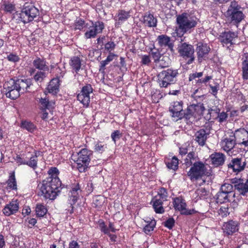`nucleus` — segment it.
I'll list each match as a JSON object with an SVG mask.
<instances>
[{
	"label": "nucleus",
	"mask_w": 248,
	"mask_h": 248,
	"mask_svg": "<svg viewBox=\"0 0 248 248\" xmlns=\"http://www.w3.org/2000/svg\"><path fill=\"white\" fill-rule=\"evenodd\" d=\"M48 176L43 180L40 187L41 196L44 199L54 200L64 187L59 175L60 171L55 167H50L47 172Z\"/></svg>",
	"instance_id": "obj_1"
},
{
	"label": "nucleus",
	"mask_w": 248,
	"mask_h": 248,
	"mask_svg": "<svg viewBox=\"0 0 248 248\" xmlns=\"http://www.w3.org/2000/svg\"><path fill=\"white\" fill-rule=\"evenodd\" d=\"M176 26L172 37L181 38L186 33H190L197 26L198 19L186 12L176 16Z\"/></svg>",
	"instance_id": "obj_2"
},
{
	"label": "nucleus",
	"mask_w": 248,
	"mask_h": 248,
	"mask_svg": "<svg viewBox=\"0 0 248 248\" xmlns=\"http://www.w3.org/2000/svg\"><path fill=\"white\" fill-rule=\"evenodd\" d=\"M244 8L235 0L231 1L226 11L228 20L234 25H238L244 19Z\"/></svg>",
	"instance_id": "obj_3"
},
{
	"label": "nucleus",
	"mask_w": 248,
	"mask_h": 248,
	"mask_svg": "<svg viewBox=\"0 0 248 248\" xmlns=\"http://www.w3.org/2000/svg\"><path fill=\"white\" fill-rule=\"evenodd\" d=\"M92 155L93 151L87 148L82 149L76 155H72V159L80 172H84L87 170Z\"/></svg>",
	"instance_id": "obj_4"
},
{
	"label": "nucleus",
	"mask_w": 248,
	"mask_h": 248,
	"mask_svg": "<svg viewBox=\"0 0 248 248\" xmlns=\"http://www.w3.org/2000/svg\"><path fill=\"white\" fill-rule=\"evenodd\" d=\"M205 110L204 104L201 102L188 105L186 109L185 122L190 125L197 122Z\"/></svg>",
	"instance_id": "obj_5"
},
{
	"label": "nucleus",
	"mask_w": 248,
	"mask_h": 248,
	"mask_svg": "<svg viewBox=\"0 0 248 248\" xmlns=\"http://www.w3.org/2000/svg\"><path fill=\"white\" fill-rule=\"evenodd\" d=\"M207 164L202 161L193 164L187 172L190 180L193 182L202 179L205 176H209L210 173L207 168Z\"/></svg>",
	"instance_id": "obj_6"
},
{
	"label": "nucleus",
	"mask_w": 248,
	"mask_h": 248,
	"mask_svg": "<svg viewBox=\"0 0 248 248\" xmlns=\"http://www.w3.org/2000/svg\"><path fill=\"white\" fill-rule=\"evenodd\" d=\"M178 74L177 69L170 68L164 70L158 74V83L161 87L167 88L176 82Z\"/></svg>",
	"instance_id": "obj_7"
},
{
	"label": "nucleus",
	"mask_w": 248,
	"mask_h": 248,
	"mask_svg": "<svg viewBox=\"0 0 248 248\" xmlns=\"http://www.w3.org/2000/svg\"><path fill=\"white\" fill-rule=\"evenodd\" d=\"M39 15V11L32 3L26 2L19 14V20L24 24L33 21Z\"/></svg>",
	"instance_id": "obj_8"
},
{
	"label": "nucleus",
	"mask_w": 248,
	"mask_h": 248,
	"mask_svg": "<svg viewBox=\"0 0 248 248\" xmlns=\"http://www.w3.org/2000/svg\"><path fill=\"white\" fill-rule=\"evenodd\" d=\"M235 137L231 133L229 135H225L220 141L221 149L226 152L229 155H235L240 153L238 146L236 145Z\"/></svg>",
	"instance_id": "obj_9"
},
{
	"label": "nucleus",
	"mask_w": 248,
	"mask_h": 248,
	"mask_svg": "<svg viewBox=\"0 0 248 248\" xmlns=\"http://www.w3.org/2000/svg\"><path fill=\"white\" fill-rule=\"evenodd\" d=\"M168 193L167 189L163 187L158 189L157 194L154 196L151 202L155 211L157 214H162L165 212L163 207L164 202L167 201Z\"/></svg>",
	"instance_id": "obj_10"
},
{
	"label": "nucleus",
	"mask_w": 248,
	"mask_h": 248,
	"mask_svg": "<svg viewBox=\"0 0 248 248\" xmlns=\"http://www.w3.org/2000/svg\"><path fill=\"white\" fill-rule=\"evenodd\" d=\"M34 155H32L30 158L25 156L24 154L22 155H16L14 157L15 161L18 165H26L28 166L33 170H36L38 168V159L37 157L42 153L40 151L34 150Z\"/></svg>",
	"instance_id": "obj_11"
},
{
	"label": "nucleus",
	"mask_w": 248,
	"mask_h": 248,
	"mask_svg": "<svg viewBox=\"0 0 248 248\" xmlns=\"http://www.w3.org/2000/svg\"><path fill=\"white\" fill-rule=\"evenodd\" d=\"M239 221L232 219L224 222L221 227L222 235L224 237L231 238L232 236L236 235L240 230Z\"/></svg>",
	"instance_id": "obj_12"
},
{
	"label": "nucleus",
	"mask_w": 248,
	"mask_h": 248,
	"mask_svg": "<svg viewBox=\"0 0 248 248\" xmlns=\"http://www.w3.org/2000/svg\"><path fill=\"white\" fill-rule=\"evenodd\" d=\"M238 38V33L232 31H224L220 33L218 37L219 41L224 47L231 50L232 47L236 44L235 41Z\"/></svg>",
	"instance_id": "obj_13"
},
{
	"label": "nucleus",
	"mask_w": 248,
	"mask_h": 248,
	"mask_svg": "<svg viewBox=\"0 0 248 248\" xmlns=\"http://www.w3.org/2000/svg\"><path fill=\"white\" fill-rule=\"evenodd\" d=\"M178 52L184 59L186 61V64H190L195 60L194 49L192 45L186 42L178 45Z\"/></svg>",
	"instance_id": "obj_14"
},
{
	"label": "nucleus",
	"mask_w": 248,
	"mask_h": 248,
	"mask_svg": "<svg viewBox=\"0 0 248 248\" xmlns=\"http://www.w3.org/2000/svg\"><path fill=\"white\" fill-rule=\"evenodd\" d=\"M235 137L236 145L238 146L240 152L248 150V131L244 128H239L232 133Z\"/></svg>",
	"instance_id": "obj_15"
},
{
	"label": "nucleus",
	"mask_w": 248,
	"mask_h": 248,
	"mask_svg": "<svg viewBox=\"0 0 248 248\" xmlns=\"http://www.w3.org/2000/svg\"><path fill=\"white\" fill-rule=\"evenodd\" d=\"M93 88L91 84H86L81 88L77 94V100L83 105V107L87 108L90 103V94L93 93Z\"/></svg>",
	"instance_id": "obj_16"
},
{
	"label": "nucleus",
	"mask_w": 248,
	"mask_h": 248,
	"mask_svg": "<svg viewBox=\"0 0 248 248\" xmlns=\"http://www.w3.org/2000/svg\"><path fill=\"white\" fill-rule=\"evenodd\" d=\"M81 192L80 186L78 183L73 185L71 190L68 193V203L70 205V208L66 209L67 213L72 214L74 212V205L77 202Z\"/></svg>",
	"instance_id": "obj_17"
},
{
	"label": "nucleus",
	"mask_w": 248,
	"mask_h": 248,
	"mask_svg": "<svg viewBox=\"0 0 248 248\" xmlns=\"http://www.w3.org/2000/svg\"><path fill=\"white\" fill-rule=\"evenodd\" d=\"M92 26L89 28V30L84 33V38L86 39L94 38L97 34L101 33L105 29V24L101 21L93 22L91 21Z\"/></svg>",
	"instance_id": "obj_18"
},
{
	"label": "nucleus",
	"mask_w": 248,
	"mask_h": 248,
	"mask_svg": "<svg viewBox=\"0 0 248 248\" xmlns=\"http://www.w3.org/2000/svg\"><path fill=\"white\" fill-rule=\"evenodd\" d=\"M211 51L210 46L205 43L199 42L196 45V52L199 63L208 59V55Z\"/></svg>",
	"instance_id": "obj_19"
},
{
	"label": "nucleus",
	"mask_w": 248,
	"mask_h": 248,
	"mask_svg": "<svg viewBox=\"0 0 248 248\" xmlns=\"http://www.w3.org/2000/svg\"><path fill=\"white\" fill-rule=\"evenodd\" d=\"M4 90H5L6 97L13 100L17 99L21 93L20 91L15 84V80L13 79H10L5 83Z\"/></svg>",
	"instance_id": "obj_20"
},
{
	"label": "nucleus",
	"mask_w": 248,
	"mask_h": 248,
	"mask_svg": "<svg viewBox=\"0 0 248 248\" xmlns=\"http://www.w3.org/2000/svg\"><path fill=\"white\" fill-rule=\"evenodd\" d=\"M183 106L182 101H175L169 108L172 117L176 118V121L184 119L185 122L186 109L183 110Z\"/></svg>",
	"instance_id": "obj_21"
},
{
	"label": "nucleus",
	"mask_w": 248,
	"mask_h": 248,
	"mask_svg": "<svg viewBox=\"0 0 248 248\" xmlns=\"http://www.w3.org/2000/svg\"><path fill=\"white\" fill-rule=\"evenodd\" d=\"M32 65L34 67L30 68L28 70L30 76L33 75L35 73L36 69L39 71H48L49 69L47 62L44 58L36 57L32 62Z\"/></svg>",
	"instance_id": "obj_22"
},
{
	"label": "nucleus",
	"mask_w": 248,
	"mask_h": 248,
	"mask_svg": "<svg viewBox=\"0 0 248 248\" xmlns=\"http://www.w3.org/2000/svg\"><path fill=\"white\" fill-rule=\"evenodd\" d=\"M231 183L234 185L235 190H236L240 195L245 196L248 192V179H238L234 178L231 179Z\"/></svg>",
	"instance_id": "obj_23"
},
{
	"label": "nucleus",
	"mask_w": 248,
	"mask_h": 248,
	"mask_svg": "<svg viewBox=\"0 0 248 248\" xmlns=\"http://www.w3.org/2000/svg\"><path fill=\"white\" fill-rule=\"evenodd\" d=\"M246 165V162L242 161V157H232L228 162L227 166L229 169L238 173L244 170Z\"/></svg>",
	"instance_id": "obj_24"
},
{
	"label": "nucleus",
	"mask_w": 248,
	"mask_h": 248,
	"mask_svg": "<svg viewBox=\"0 0 248 248\" xmlns=\"http://www.w3.org/2000/svg\"><path fill=\"white\" fill-rule=\"evenodd\" d=\"M156 41L160 47L166 48L167 50H170L171 52L174 51V41L172 40L170 37L166 34L158 35Z\"/></svg>",
	"instance_id": "obj_25"
},
{
	"label": "nucleus",
	"mask_w": 248,
	"mask_h": 248,
	"mask_svg": "<svg viewBox=\"0 0 248 248\" xmlns=\"http://www.w3.org/2000/svg\"><path fill=\"white\" fill-rule=\"evenodd\" d=\"M142 18L140 21L145 27L152 28L157 26V19L150 12L145 13Z\"/></svg>",
	"instance_id": "obj_26"
},
{
	"label": "nucleus",
	"mask_w": 248,
	"mask_h": 248,
	"mask_svg": "<svg viewBox=\"0 0 248 248\" xmlns=\"http://www.w3.org/2000/svg\"><path fill=\"white\" fill-rule=\"evenodd\" d=\"M226 156L220 152H214L209 156L211 164L216 167L222 166L225 162Z\"/></svg>",
	"instance_id": "obj_27"
},
{
	"label": "nucleus",
	"mask_w": 248,
	"mask_h": 248,
	"mask_svg": "<svg viewBox=\"0 0 248 248\" xmlns=\"http://www.w3.org/2000/svg\"><path fill=\"white\" fill-rule=\"evenodd\" d=\"M15 84L16 85L18 90L21 93L26 92H29L28 89L32 85V79L31 78L17 79L15 80Z\"/></svg>",
	"instance_id": "obj_28"
},
{
	"label": "nucleus",
	"mask_w": 248,
	"mask_h": 248,
	"mask_svg": "<svg viewBox=\"0 0 248 248\" xmlns=\"http://www.w3.org/2000/svg\"><path fill=\"white\" fill-rule=\"evenodd\" d=\"M18 209L19 202L17 201H12L4 206L2 209V212L5 216L8 217L16 214Z\"/></svg>",
	"instance_id": "obj_29"
},
{
	"label": "nucleus",
	"mask_w": 248,
	"mask_h": 248,
	"mask_svg": "<svg viewBox=\"0 0 248 248\" xmlns=\"http://www.w3.org/2000/svg\"><path fill=\"white\" fill-rule=\"evenodd\" d=\"M172 203L174 209L180 211L182 215L187 206L185 200L182 196L177 197L173 199Z\"/></svg>",
	"instance_id": "obj_30"
},
{
	"label": "nucleus",
	"mask_w": 248,
	"mask_h": 248,
	"mask_svg": "<svg viewBox=\"0 0 248 248\" xmlns=\"http://www.w3.org/2000/svg\"><path fill=\"white\" fill-rule=\"evenodd\" d=\"M38 103L39 109H47L49 112L53 111L55 104V102L49 101L46 96L40 98Z\"/></svg>",
	"instance_id": "obj_31"
},
{
	"label": "nucleus",
	"mask_w": 248,
	"mask_h": 248,
	"mask_svg": "<svg viewBox=\"0 0 248 248\" xmlns=\"http://www.w3.org/2000/svg\"><path fill=\"white\" fill-rule=\"evenodd\" d=\"M201 161L197 153L193 151H190L184 159V164L187 167H191L195 163Z\"/></svg>",
	"instance_id": "obj_32"
},
{
	"label": "nucleus",
	"mask_w": 248,
	"mask_h": 248,
	"mask_svg": "<svg viewBox=\"0 0 248 248\" xmlns=\"http://www.w3.org/2000/svg\"><path fill=\"white\" fill-rule=\"evenodd\" d=\"M60 85V78L58 77L53 78L50 81L47 87L48 92L53 94H56L59 92Z\"/></svg>",
	"instance_id": "obj_33"
},
{
	"label": "nucleus",
	"mask_w": 248,
	"mask_h": 248,
	"mask_svg": "<svg viewBox=\"0 0 248 248\" xmlns=\"http://www.w3.org/2000/svg\"><path fill=\"white\" fill-rule=\"evenodd\" d=\"M81 60L78 56H73L71 58L69 64L73 72L78 74L81 67Z\"/></svg>",
	"instance_id": "obj_34"
},
{
	"label": "nucleus",
	"mask_w": 248,
	"mask_h": 248,
	"mask_svg": "<svg viewBox=\"0 0 248 248\" xmlns=\"http://www.w3.org/2000/svg\"><path fill=\"white\" fill-rule=\"evenodd\" d=\"M221 109L217 106H213L208 109V113L205 115L204 118L206 120H210L212 122H214L217 116L218 113L220 111Z\"/></svg>",
	"instance_id": "obj_35"
},
{
	"label": "nucleus",
	"mask_w": 248,
	"mask_h": 248,
	"mask_svg": "<svg viewBox=\"0 0 248 248\" xmlns=\"http://www.w3.org/2000/svg\"><path fill=\"white\" fill-rule=\"evenodd\" d=\"M130 17V11L124 10H119L114 18L115 20L119 24H121L126 21Z\"/></svg>",
	"instance_id": "obj_36"
},
{
	"label": "nucleus",
	"mask_w": 248,
	"mask_h": 248,
	"mask_svg": "<svg viewBox=\"0 0 248 248\" xmlns=\"http://www.w3.org/2000/svg\"><path fill=\"white\" fill-rule=\"evenodd\" d=\"M233 199V198L222 191L221 190L216 195V202L217 203L222 204L227 202H230Z\"/></svg>",
	"instance_id": "obj_37"
},
{
	"label": "nucleus",
	"mask_w": 248,
	"mask_h": 248,
	"mask_svg": "<svg viewBox=\"0 0 248 248\" xmlns=\"http://www.w3.org/2000/svg\"><path fill=\"white\" fill-rule=\"evenodd\" d=\"M208 136L203 131L199 130L195 134V140L200 146H203L206 143Z\"/></svg>",
	"instance_id": "obj_38"
},
{
	"label": "nucleus",
	"mask_w": 248,
	"mask_h": 248,
	"mask_svg": "<svg viewBox=\"0 0 248 248\" xmlns=\"http://www.w3.org/2000/svg\"><path fill=\"white\" fill-rule=\"evenodd\" d=\"M242 76L244 80L248 79V53H245L242 58Z\"/></svg>",
	"instance_id": "obj_39"
},
{
	"label": "nucleus",
	"mask_w": 248,
	"mask_h": 248,
	"mask_svg": "<svg viewBox=\"0 0 248 248\" xmlns=\"http://www.w3.org/2000/svg\"><path fill=\"white\" fill-rule=\"evenodd\" d=\"M167 167L173 171H176L178 169L179 159L176 156H173L171 159H168L165 161Z\"/></svg>",
	"instance_id": "obj_40"
},
{
	"label": "nucleus",
	"mask_w": 248,
	"mask_h": 248,
	"mask_svg": "<svg viewBox=\"0 0 248 248\" xmlns=\"http://www.w3.org/2000/svg\"><path fill=\"white\" fill-rule=\"evenodd\" d=\"M48 210L46 205L43 203H37L35 207V213L38 217H43L46 215Z\"/></svg>",
	"instance_id": "obj_41"
},
{
	"label": "nucleus",
	"mask_w": 248,
	"mask_h": 248,
	"mask_svg": "<svg viewBox=\"0 0 248 248\" xmlns=\"http://www.w3.org/2000/svg\"><path fill=\"white\" fill-rule=\"evenodd\" d=\"M145 222L147 223V224L143 228V231L146 234L151 235L156 226V220L155 219H153L151 220H146Z\"/></svg>",
	"instance_id": "obj_42"
},
{
	"label": "nucleus",
	"mask_w": 248,
	"mask_h": 248,
	"mask_svg": "<svg viewBox=\"0 0 248 248\" xmlns=\"http://www.w3.org/2000/svg\"><path fill=\"white\" fill-rule=\"evenodd\" d=\"M149 55L151 56L154 59V62L157 64L159 59L161 57V54L158 48L155 47V46L153 45V47H150L149 49Z\"/></svg>",
	"instance_id": "obj_43"
},
{
	"label": "nucleus",
	"mask_w": 248,
	"mask_h": 248,
	"mask_svg": "<svg viewBox=\"0 0 248 248\" xmlns=\"http://www.w3.org/2000/svg\"><path fill=\"white\" fill-rule=\"evenodd\" d=\"M8 187L12 190H16L17 183L16 179L15 173L14 171L10 173L8 179L6 181Z\"/></svg>",
	"instance_id": "obj_44"
},
{
	"label": "nucleus",
	"mask_w": 248,
	"mask_h": 248,
	"mask_svg": "<svg viewBox=\"0 0 248 248\" xmlns=\"http://www.w3.org/2000/svg\"><path fill=\"white\" fill-rule=\"evenodd\" d=\"M233 187L234 185L225 183L221 186L220 190L233 198L234 197V193L232 191Z\"/></svg>",
	"instance_id": "obj_45"
},
{
	"label": "nucleus",
	"mask_w": 248,
	"mask_h": 248,
	"mask_svg": "<svg viewBox=\"0 0 248 248\" xmlns=\"http://www.w3.org/2000/svg\"><path fill=\"white\" fill-rule=\"evenodd\" d=\"M161 59H159L156 65L160 68H166L169 66L171 63V61L167 56H162Z\"/></svg>",
	"instance_id": "obj_46"
},
{
	"label": "nucleus",
	"mask_w": 248,
	"mask_h": 248,
	"mask_svg": "<svg viewBox=\"0 0 248 248\" xmlns=\"http://www.w3.org/2000/svg\"><path fill=\"white\" fill-rule=\"evenodd\" d=\"M195 194L196 195L195 199L197 201L204 200L207 198L208 191L204 188L201 187L196 190Z\"/></svg>",
	"instance_id": "obj_47"
},
{
	"label": "nucleus",
	"mask_w": 248,
	"mask_h": 248,
	"mask_svg": "<svg viewBox=\"0 0 248 248\" xmlns=\"http://www.w3.org/2000/svg\"><path fill=\"white\" fill-rule=\"evenodd\" d=\"M94 144L93 150L95 152L102 154L107 148V144H104L102 141L100 140L95 142Z\"/></svg>",
	"instance_id": "obj_48"
},
{
	"label": "nucleus",
	"mask_w": 248,
	"mask_h": 248,
	"mask_svg": "<svg viewBox=\"0 0 248 248\" xmlns=\"http://www.w3.org/2000/svg\"><path fill=\"white\" fill-rule=\"evenodd\" d=\"M21 126L30 132H33L36 129V126L32 122L27 121H22Z\"/></svg>",
	"instance_id": "obj_49"
},
{
	"label": "nucleus",
	"mask_w": 248,
	"mask_h": 248,
	"mask_svg": "<svg viewBox=\"0 0 248 248\" xmlns=\"http://www.w3.org/2000/svg\"><path fill=\"white\" fill-rule=\"evenodd\" d=\"M1 8L6 13H12L16 10L15 5L9 2L4 1Z\"/></svg>",
	"instance_id": "obj_50"
},
{
	"label": "nucleus",
	"mask_w": 248,
	"mask_h": 248,
	"mask_svg": "<svg viewBox=\"0 0 248 248\" xmlns=\"http://www.w3.org/2000/svg\"><path fill=\"white\" fill-rule=\"evenodd\" d=\"M87 23L86 24L85 21L82 19L79 18L76 19L74 23V30L81 31L84 28L87 26Z\"/></svg>",
	"instance_id": "obj_51"
},
{
	"label": "nucleus",
	"mask_w": 248,
	"mask_h": 248,
	"mask_svg": "<svg viewBox=\"0 0 248 248\" xmlns=\"http://www.w3.org/2000/svg\"><path fill=\"white\" fill-rule=\"evenodd\" d=\"M46 71H38L34 73L33 78L36 82H41L46 77Z\"/></svg>",
	"instance_id": "obj_52"
},
{
	"label": "nucleus",
	"mask_w": 248,
	"mask_h": 248,
	"mask_svg": "<svg viewBox=\"0 0 248 248\" xmlns=\"http://www.w3.org/2000/svg\"><path fill=\"white\" fill-rule=\"evenodd\" d=\"M217 118L215 121L219 123L220 124H222L227 122L228 118V114L224 111L218 113Z\"/></svg>",
	"instance_id": "obj_53"
},
{
	"label": "nucleus",
	"mask_w": 248,
	"mask_h": 248,
	"mask_svg": "<svg viewBox=\"0 0 248 248\" xmlns=\"http://www.w3.org/2000/svg\"><path fill=\"white\" fill-rule=\"evenodd\" d=\"M104 202L103 199L100 196H97L95 197L93 203V206L98 210H100L102 208Z\"/></svg>",
	"instance_id": "obj_54"
},
{
	"label": "nucleus",
	"mask_w": 248,
	"mask_h": 248,
	"mask_svg": "<svg viewBox=\"0 0 248 248\" xmlns=\"http://www.w3.org/2000/svg\"><path fill=\"white\" fill-rule=\"evenodd\" d=\"M212 78L213 77L211 76H206L204 78H199L196 81V85L199 88H202V84L207 86V82Z\"/></svg>",
	"instance_id": "obj_55"
},
{
	"label": "nucleus",
	"mask_w": 248,
	"mask_h": 248,
	"mask_svg": "<svg viewBox=\"0 0 248 248\" xmlns=\"http://www.w3.org/2000/svg\"><path fill=\"white\" fill-rule=\"evenodd\" d=\"M207 122H206L202 126V128L200 129V130L201 131H203V132L207 134L208 135H209V134L211 133V130L212 128V125L213 123L210 120H206Z\"/></svg>",
	"instance_id": "obj_56"
},
{
	"label": "nucleus",
	"mask_w": 248,
	"mask_h": 248,
	"mask_svg": "<svg viewBox=\"0 0 248 248\" xmlns=\"http://www.w3.org/2000/svg\"><path fill=\"white\" fill-rule=\"evenodd\" d=\"M208 85L211 89V93L215 97H217V95L219 89V83L217 82H214L213 84L209 83Z\"/></svg>",
	"instance_id": "obj_57"
},
{
	"label": "nucleus",
	"mask_w": 248,
	"mask_h": 248,
	"mask_svg": "<svg viewBox=\"0 0 248 248\" xmlns=\"http://www.w3.org/2000/svg\"><path fill=\"white\" fill-rule=\"evenodd\" d=\"M116 46L113 41H109L104 45L105 50L108 52H111L115 48Z\"/></svg>",
	"instance_id": "obj_58"
},
{
	"label": "nucleus",
	"mask_w": 248,
	"mask_h": 248,
	"mask_svg": "<svg viewBox=\"0 0 248 248\" xmlns=\"http://www.w3.org/2000/svg\"><path fill=\"white\" fill-rule=\"evenodd\" d=\"M98 222L100 231L105 234L108 233L109 229L105 224V222L102 219H99Z\"/></svg>",
	"instance_id": "obj_59"
},
{
	"label": "nucleus",
	"mask_w": 248,
	"mask_h": 248,
	"mask_svg": "<svg viewBox=\"0 0 248 248\" xmlns=\"http://www.w3.org/2000/svg\"><path fill=\"white\" fill-rule=\"evenodd\" d=\"M122 136V133L119 130L114 131L111 134V138L112 141L116 143L117 140H119Z\"/></svg>",
	"instance_id": "obj_60"
},
{
	"label": "nucleus",
	"mask_w": 248,
	"mask_h": 248,
	"mask_svg": "<svg viewBox=\"0 0 248 248\" xmlns=\"http://www.w3.org/2000/svg\"><path fill=\"white\" fill-rule=\"evenodd\" d=\"M175 224V220L173 217L169 218L164 222V225L170 230L172 229Z\"/></svg>",
	"instance_id": "obj_61"
},
{
	"label": "nucleus",
	"mask_w": 248,
	"mask_h": 248,
	"mask_svg": "<svg viewBox=\"0 0 248 248\" xmlns=\"http://www.w3.org/2000/svg\"><path fill=\"white\" fill-rule=\"evenodd\" d=\"M109 62V61L107 58L106 59V60L100 62L99 71L102 74H104L105 72L106 66Z\"/></svg>",
	"instance_id": "obj_62"
},
{
	"label": "nucleus",
	"mask_w": 248,
	"mask_h": 248,
	"mask_svg": "<svg viewBox=\"0 0 248 248\" xmlns=\"http://www.w3.org/2000/svg\"><path fill=\"white\" fill-rule=\"evenodd\" d=\"M218 214L222 217H226L230 214L228 207L221 206L219 211Z\"/></svg>",
	"instance_id": "obj_63"
},
{
	"label": "nucleus",
	"mask_w": 248,
	"mask_h": 248,
	"mask_svg": "<svg viewBox=\"0 0 248 248\" xmlns=\"http://www.w3.org/2000/svg\"><path fill=\"white\" fill-rule=\"evenodd\" d=\"M7 59L9 61L13 62H17L20 60V58L19 56L13 53H10L9 55H8Z\"/></svg>",
	"instance_id": "obj_64"
}]
</instances>
